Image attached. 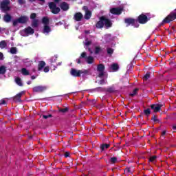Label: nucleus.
<instances>
[{"label":"nucleus","mask_w":176,"mask_h":176,"mask_svg":"<svg viewBox=\"0 0 176 176\" xmlns=\"http://www.w3.org/2000/svg\"><path fill=\"white\" fill-rule=\"evenodd\" d=\"M82 58H85L87 64H94V56H87V52H82L79 58L76 59L77 64H82V60H80Z\"/></svg>","instance_id":"1"},{"label":"nucleus","mask_w":176,"mask_h":176,"mask_svg":"<svg viewBox=\"0 0 176 176\" xmlns=\"http://www.w3.org/2000/svg\"><path fill=\"white\" fill-rule=\"evenodd\" d=\"M0 9L3 13L10 12V0H3L1 1Z\"/></svg>","instance_id":"2"},{"label":"nucleus","mask_w":176,"mask_h":176,"mask_svg":"<svg viewBox=\"0 0 176 176\" xmlns=\"http://www.w3.org/2000/svg\"><path fill=\"white\" fill-rule=\"evenodd\" d=\"M174 20H176V8L162 21V24H168Z\"/></svg>","instance_id":"3"},{"label":"nucleus","mask_w":176,"mask_h":176,"mask_svg":"<svg viewBox=\"0 0 176 176\" xmlns=\"http://www.w3.org/2000/svg\"><path fill=\"white\" fill-rule=\"evenodd\" d=\"M28 20H30V18L27 16H21L19 18L14 20L12 21V25L13 27H16L17 24H26V23L28 22Z\"/></svg>","instance_id":"4"},{"label":"nucleus","mask_w":176,"mask_h":176,"mask_svg":"<svg viewBox=\"0 0 176 176\" xmlns=\"http://www.w3.org/2000/svg\"><path fill=\"white\" fill-rule=\"evenodd\" d=\"M48 6L53 14H58V12L61 11L60 8L57 7V4L54 2L48 3Z\"/></svg>","instance_id":"5"},{"label":"nucleus","mask_w":176,"mask_h":176,"mask_svg":"<svg viewBox=\"0 0 176 176\" xmlns=\"http://www.w3.org/2000/svg\"><path fill=\"white\" fill-rule=\"evenodd\" d=\"M149 20H151V17L148 18V16L144 14L139 15L138 17V21L140 24H146Z\"/></svg>","instance_id":"6"},{"label":"nucleus","mask_w":176,"mask_h":176,"mask_svg":"<svg viewBox=\"0 0 176 176\" xmlns=\"http://www.w3.org/2000/svg\"><path fill=\"white\" fill-rule=\"evenodd\" d=\"M23 96H25V91H22L17 94L14 97L11 98V100L14 101V102H21V97Z\"/></svg>","instance_id":"7"},{"label":"nucleus","mask_w":176,"mask_h":176,"mask_svg":"<svg viewBox=\"0 0 176 176\" xmlns=\"http://www.w3.org/2000/svg\"><path fill=\"white\" fill-rule=\"evenodd\" d=\"M97 71L99 73L98 74V78H102V76H104V75H105V73L104 72V71H105V66L103 64H99L97 66Z\"/></svg>","instance_id":"8"},{"label":"nucleus","mask_w":176,"mask_h":176,"mask_svg":"<svg viewBox=\"0 0 176 176\" xmlns=\"http://www.w3.org/2000/svg\"><path fill=\"white\" fill-rule=\"evenodd\" d=\"M122 12H123V8H113L110 9V13L111 14H116L117 16H119Z\"/></svg>","instance_id":"9"},{"label":"nucleus","mask_w":176,"mask_h":176,"mask_svg":"<svg viewBox=\"0 0 176 176\" xmlns=\"http://www.w3.org/2000/svg\"><path fill=\"white\" fill-rule=\"evenodd\" d=\"M103 23L106 28H111L112 27V21L107 17L105 16H103Z\"/></svg>","instance_id":"10"},{"label":"nucleus","mask_w":176,"mask_h":176,"mask_svg":"<svg viewBox=\"0 0 176 176\" xmlns=\"http://www.w3.org/2000/svg\"><path fill=\"white\" fill-rule=\"evenodd\" d=\"M135 22H137V21L133 18H126L124 19L125 24H127L126 27H129V25H135Z\"/></svg>","instance_id":"11"},{"label":"nucleus","mask_w":176,"mask_h":176,"mask_svg":"<svg viewBox=\"0 0 176 176\" xmlns=\"http://www.w3.org/2000/svg\"><path fill=\"white\" fill-rule=\"evenodd\" d=\"M96 27L98 29L104 28V16L100 17L99 21L96 24Z\"/></svg>","instance_id":"12"},{"label":"nucleus","mask_w":176,"mask_h":176,"mask_svg":"<svg viewBox=\"0 0 176 176\" xmlns=\"http://www.w3.org/2000/svg\"><path fill=\"white\" fill-rule=\"evenodd\" d=\"M83 19V14L82 12H76L74 16V20L76 21H82V19Z\"/></svg>","instance_id":"13"},{"label":"nucleus","mask_w":176,"mask_h":176,"mask_svg":"<svg viewBox=\"0 0 176 176\" xmlns=\"http://www.w3.org/2000/svg\"><path fill=\"white\" fill-rule=\"evenodd\" d=\"M60 8L63 10V12H67V10H69V4L65 1H63L60 4Z\"/></svg>","instance_id":"14"},{"label":"nucleus","mask_w":176,"mask_h":176,"mask_svg":"<svg viewBox=\"0 0 176 176\" xmlns=\"http://www.w3.org/2000/svg\"><path fill=\"white\" fill-rule=\"evenodd\" d=\"M70 73L72 76H75L76 78L80 77V70H76V69L72 68Z\"/></svg>","instance_id":"15"},{"label":"nucleus","mask_w":176,"mask_h":176,"mask_svg":"<svg viewBox=\"0 0 176 176\" xmlns=\"http://www.w3.org/2000/svg\"><path fill=\"white\" fill-rule=\"evenodd\" d=\"M25 34H28V35H33V34H35V30H34L30 26L27 27L24 30Z\"/></svg>","instance_id":"16"},{"label":"nucleus","mask_w":176,"mask_h":176,"mask_svg":"<svg viewBox=\"0 0 176 176\" xmlns=\"http://www.w3.org/2000/svg\"><path fill=\"white\" fill-rule=\"evenodd\" d=\"M6 14L3 16V21L5 23H10L12 21V15L8 14V12H6Z\"/></svg>","instance_id":"17"},{"label":"nucleus","mask_w":176,"mask_h":176,"mask_svg":"<svg viewBox=\"0 0 176 176\" xmlns=\"http://www.w3.org/2000/svg\"><path fill=\"white\" fill-rule=\"evenodd\" d=\"M151 108L154 110V112H159L162 109V104H152Z\"/></svg>","instance_id":"18"},{"label":"nucleus","mask_w":176,"mask_h":176,"mask_svg":"<svg viewBox=\"0 0 176 176\" xmlns=\"http://www.w3.org/2000/svg\"><path fill=\"white\" fill-rule=\"evenodd\" d=\"M46 65V63L43 60H41L38 62V71H42L43 68H45V66Z\"/></svg>","instance_id":"19"},{"label":"nucleus","mask_w":176,"mask_h":176,"mask_svg":"<svg viewBox=\"0 0 176 176\" xmlns=\"http://www.w3.org/2000/svg\"><path fill=\"white\" fill-rule=\"evenodd\" d=\"M52 32V28L49 26V25H45L43 30V34H49V32Z\"/></svg>","instance_id":"20"},{"label":"nucleus","mask_w":176,"mask_h":176,"mask_svg":"<svg viewBox=\"0 0 176 176\" xmlns=\"http://www.w3.org/2000/svg\"><path fill=\"white\" fill-rule=\"evenodd\" d=\"M31 25L33 28H38V27H39V20L38 19L32 20Z\"/></svg>","instance_id":"21"},{"label":"nucleus","mask_w":176,"mask_h":176,"mask_svg":"<svg viewBox=\"0 0 176 176\" xmlns=\"http://www.w3.org/2000/svg\"><path fill=\"white\" fill-rule=\"evenodd\" d=\"M111 68L113 72H117V71H119V65L118 63H113Z\"/></svg>","instance_id":"22"},{"label":"nucleus","mask_w":176,"mask_h":176,"mask_svg":"<svg viewBox=\"0 0 176 176\" xmlns=\"http://www.w3.org/2000/svg\"><path fill=\"white\" fill-rule=\"evenodd\" d=\"M42 23L43 24H44V25H49L50 21L49 20V18L47 16H44L42 19Z\"/></svg>","instance_id":"23"},{"label":"nucleus","mask_w":176,"mask_h":176,"mask_svg":"<svg viewBox=\"0 0 176 176\" xmlns=\"http://www.w3.org/2000/svg\"><path fill=\"white\" fill-rule=\"evenodd\" d=\"M91 17V11H87L85 14L84 19L85 20H90Z\"/></svg>","instance_id":"24"},{"label":"nucleus","mask_w":176,"mask_h":176,"mask_svg":"<svg viewBox=\"0 0 176 176\" xmlns=\"http://www.w3.org/2000/svg\"><path fill=\"white\" fill-rule=\"evenodd\" d=\"M139 90H140L139 89H133V92H132V93H130V94H129V97H134L135 96H137V95L138 94V91H139Z\"/></svg>","instance_id":"25"},{"label":"nucleus","mask_w":176,"mask_h":176,"mask_svg":"<svg viewBox=\"0 0 176 176\" xmlns=\"http://www.w3.org/2000/svg\"><path fill=\"white\" fill-rule=\"evenodd\" d=\"M6 74V67L4 65L0 66V75H5Z\"/></svg>","instance_id":"26"},{"label":"nucleus","mask_w":176,"mask_h":176,"mask_svg":"<svg viewBox=\"0 0 176 176\" xmlns=\"http://www.w3.org/2000/svg\"><path fill=\"white\" fill-rule=\"evenodd\" d=\"M89 75L90 74V69L80 70V75Z\"/></svg>","instance_id":"27"},{"label":"nucleus","mask_w":176,"mask_h":176,"mask_svg":"<svg viewBox=\"0 0 176 176\" xmlns=\"http://www.w3.org/2000/svg\"><path fill=\"white\" fill-rule=\"evenodd\" d=\"M6 46H8V43H6L5 40L0 41V49H5Z\"/></svg>","instance_id":"28"},{"label":"nucleus","mask_w":176,"mask_h":176,"mask_svg":"<svg viewBox=\"0 0 176 176\" xmlns=\"http://www.w3.org/2000/svg\"><path fill=\"white\" fill-rule=\"evenodd\" d=\"M11 54H17V48L16 47H12L10 50Z\"/></svg>","instance_id":"29"},{"label":"nucleus","mask_w":176,"mask_h":176,"mask_svg":"<svg viewBox=\"0 0 176 176\" xmlns=\"http://www.w3.org/2000/svg\"><path fill=\"white\" fill-rule=\"evenodd\" d=\"M104 91L107 94H111L113 93H116V91L113 89H104Z\"/></svg>","instance_id":"30"},{"label":"nucleus","mask_w":176,"mask_h":176,"mask_svg":"<svg viewBox=\"0 0 176 176\" xmlns=\"http://www.w3.org/2000/svg\"><path fill=\"white\" fill-rule=\"evenodd\" d=\"M110 145L108 144H101L100 148L102 151H105V149H108L109 148Z\"/></svg>","instance_id":"31"},{"label":"nucleus","mask_w":176,"mask_h":176,"mask_svg":"<svg viewBox=\"0 0 176 176\" xmlns=\"http://www.w3.org/2000/svg\"><path fill=\"white\" fill-rule=\"evenodd\" d=\"M102 52V50L101 49V47H95V54H99L100 52Z\"/></svg>","instance_id":"32"},{"label":"nucleus","mask_w":176,"mask_h":176,"mask_svg":"<svg viewBox=\"0 0 176 176\" xmlns=\"http://www.w3.org/2000/svg\"><path fill=\"white\" fill-rule=\"evenodd\" d=\"M21 73H22V75H25V76L30 75V72H28V70H27V69L25 68H22Z\"/></svg>","instance_id":"33"},{"label":"nucleus","mask_w":176,"mask_h":176,"mask_svg":"<svg viewBox=\"0 0 176 176\" xmlns=\"http://www.w3.org/2000/svg\"><path fill=\"white\" fill-rule=\"evenodd\" d=\"M151 78V72H147L143 77V80H148Z\"/></svg>","instance_id":"34"},{"label":"nucleus","mask_w":176,"mask_h":176,"mask_svg":"<svg viewBox=\"0 0 176 176\" xmlns=\"http://www.w3.org/2000/svg\"><path fill=\"white\" fill-rule=\"evenodd\" d=\"M144 113L147 116V118L151 115V109L148 108L144 110Z\"/></svg>","instance_id":"35"},{"label":"nucleus","mask_w":176,"mask_h":176,"mask_svg":"<svg viewBox=\"0 0 176 176\" xmlns=\"http://www.w3.org/2000/svg\"><path fill=\"white\" fill-rule=\"evenodd\" d=\"M15 82H16V84H18L19 86H23V83L21 82V78H16L15 79Z\"/></svg>","instance_id":"36"},{"label":"nucleus","mask_w":176,"mask_h":176,"mask_svg":"<svg viewBox=\"0 0 176 176\" xmlns=\"http://www.w3.org/2000/svg\"><path fill=\"white\" fill-rule=\"evenodd\" d=\"M44 89H33V93H43Z\"/></svg>","instance_id":"37"},{"label":"nucleus","mask_w":176,"mask_h":176,"mask_svg":"<svg viewBox=\"0 0 176 176\" xmlns=\"http://www.w3.org/2000/svg\"><path fill=\"white\" fill-rule=\"evenodd\" d=\"M110 162H111V164H115V163H116V162H118V158L116 157H113L110 159Z\"/></svg>","instance_id":"38"},{"label":"nucleus","mask_w":176,"mask_h":176,"mask_svg":"<svg viewBox=\"0 0 176 176\" xmlns=\"http://www.w3.org/2000/svg\"><path fill=\"white\" fill-rule=\"evenodd\" d=\"M68 107L64 108V109H59L58 111L59 112H62V113H65L68 112Z\"/></svg>","instance_id":"39"},{"label":"nucleus","mask_w":176,"mask_h":176,"mask_svg":"<svg viewBox=\"0 0 176 176\" xmlns=\"http://www.w3.org/2000/svg\"><path fill=\"white\" fill-rule=\"evenodd\" d=\"M30 19L31 20H36V13L33 12L30 14Z\"/></svg>","instance_id":"40"},{"label":"nucleus","mask_w":176,"mask_h":176,"mask_svg":"<svg viewBox=\"0 0 176 176\" xmlns=\"http://www.w3.org/2000/svg\"><path fill=\"white\" fill-rule=\"evenodd\" d=\"M156 159H157V157L156 155H153L152 157H150L148 162H151V163H153V162L156 160Z\"/></svg>","instance_id":"41"},{"label":"nucleus","mask_w":176,"mask_h":176,"mask_svg":"<svg viewBox=\"0 0 176 176\" xmlns=\"http://www.w3.org/2000/svg\"><path fill=\"white\" fill-rule=\"evenodd\" d=\"M49 118H53V116L52 114L43 115V119H49Z\"/></svg>","instance_id":"42"},{"label":"nucleus","mask_w":176,"mask_h":176,"mask_svg":"<svg viewBox=\"0 0 176 176\" xmlns=\"http://www.w3.org/2000/svg\"><path fill=\"white\" fill-rule=\"evenodd\" d=\"M107 54H113V49L107 48Z\"/></svg>","instance_id":"43"},{"label":"nucleus","mask_w":176,"mask_h":176,"mask_svg":"<svg viewBox=\"0 0 176 176\" xmlns=\"http://www.w3.org/2000/svg\"><path fill=\"white\" fill-rule=\"evenodd\" d=\"M151 120H153V122H160L159 119H157L156 118V116H153L152 118H151Z\"/></svg>","instance_id":"44"},{"label":"nucleus","mask_w":176,"mask_h":176,"mask_svg":"<svg viewBox=\"0 0 176 176\" xmlns=\"http://www.w3.org/2000/svg\"><path fill=\"white\" fill-rule=\"evenodd\" d=\"M43 71L45 73H47V72H49V71H50V67L49 66H47V67H44Z\"/></svg>","instance_id":"45"},{"label":"nucleus","mask_w":176,"mask_h":176,"mask_svg":"<svg viewBox=\"0 0 176 176\" xmlns=\"http://www.w3.org/2000/svg\"><path fill=\"white\" fill-rule=\"evenodd\" d=\"M34 89H47V87L46 86H36L34 87Z\"/></svg>","instance_id":"46"},{"label":"nucleus","mask_w":176,"mask_h":176,"mask_svg":"<svg viewBox=\"0 0 176 176\" xmlns=\"http://www.w3.org/2000/svg\"><path fill=\"white\" fill-rule=\"evenodd\" d=\"M77 92H71L69 94H64V96H68V94H76ZM63 95H57L56 97H63Z\"/></svg>","instance_id":"47"},{"label":"nucleus","mask_w":176,"mask_h":176,"mask_svg":"<svg viewBox=\"0 0 176 176\" xmlns=\"http://www.w3.org/2000/svg\"><path fill=\"white\" fill-rule=\"evenodd\" d=\"M124 173L126 174H129V173H131V169H130V168H126V169L124 170Z\"/></svg>","instance_id":"48"},{"label":"nucleus","mask_w":176,"mask_h":176,"mask_svg":"<svg viewBox=\"0 0 176 176\" xmlns=\"http://www.w3.org/2000/svg\"><path fill=\"white\" fill-rule=\"evenodd\" d=\"M19 5H24L25 3V0H18Z\"/></svg>","instance_id":"49"},{"label":"nucleus","mask_w":176,"mask_h":176,"mask_svg":"<svg viewBox=\"0 0 176 176\" xmlns=\"http://www.w3.org/2000/svg\"><path fill=\"white\" fill-rule=\"evenodd\" d=\"M5 104H6V100H0V105H5Z\"/></svg>","instance_id":"50"},{"label":"nucleus","mask_w":176,"mask_h":176,"mask_svg":"<svg viewBox=\"0 0 176 176\" xmlns=\"http://www.w3.org/2000/svg\"><path fill=\"white\" fill-rule=\"evenodd\" d=\"M83 10H85V13L86 12H90V10H89V8L87 6H84L82 8Z\"/></svg>","instance_id":"51"},{"label":"nucleus","mask_w":176,"mask_h":176,"mask_svg":"<svg viewBox=\"0 0 176 176\" xmlns=\"http://www.w3.org/2000/svg\"><path fill=\"white\" fill-rule=\"evenodd\" d=\"M88 101H90L93 105H94L96 102V100L95 99L88 100Z\"/></svg>","instance_id":"52"},{"label":"nucleus","mask_w":176,"mask_h":176,"mask_svg":"<svg viewBox=\"0 0 176 176\" xmlns=\"http://www.w3.org/2000/svg\"><path fill=\"white\" fill-rule=\"evenodd\" d=\"M65 157H69V152L65 153Z\"/></svg>","instance_id":"53"},{"label":"nucleus","mask_w":176,"mask_h":176,"mask_svg":"<svg viewBox=\"0 0 176 176\" xmlns=\"http://www.w3.org/2000/svg\"><path fill=\"white\" fill-rule=\"evenodd\" d=\"M90 45H91V41H87V42L85 43V45H86V46H90Z\"/></svg>","instance_id":"54"},{"label":"nucleus","mask_w":176,"mask_h":176,"mask_svg":"<svg viewBox=\"0 0 176 176\" xmlns=\"http://www.w3.org/2000/svg\"><path fill=\"white\" fill-rule=\"evenodd\" d=\"M0 60H3V54L0 52Z\"/></svg>","instance_id":"55"},{"label":"nucleus","mask_w":176,"mask_h":176,"mask_svg":"<svg viewBox=\"0 0 176 176\" xmlns=\"http://www.w3.org/2000/svg\"><path fill=\"white\" fill-rule=\"evenodd\" d=\"M104 83H105V80H100V85H104Z\"/></svg>","instance_id":"56"},{"label":"nucleus","mask_w":176,"mask_h":176,"mask_svg":"<svg viewBox=\"0 0 176 176\" xmlns=\"http://www.w3.org/2000/svg\"><path fill=\"white\" fill-rule=\"evenodd\" d=\"M166 133H167L166 131H163L162 133V135H166Z\"/></svg>","instance_id":"57"},{"label":"nucleus","mask_w":176,"mask_h":176,"mask_svg":"<svg viewBox=\"0 0 176 176\" xmlns=\"http://www.w3.org/2000/svg\"><path fill=\"white\" fill-rule=\"evenodd\" d=\"M31 79H32V80H34V79H36V76H31Z\"/></svg>","instance_id":"58"},{"label":"nucleus","mask_w":176,"mask_h":176,"mask_svg":"<svg viewBox=\"0 0 176 176\" xmlns=\"http://www.w3.org/2000/svg\"><path fill=\"white\" fill-rule=\"evenodd\" d=\"M61 0H54V3H58V2H60Z\"/></svg>","instance_id":"59"},{"label":"nucleus","mask_w":176,"mask_h":176,"mask_svg":"<svg viewBox=\"0 0 176 176\" xmlns=\"http://www.w3.org/2000/svg\"><path fill=\"white\" fill-rule=\"evenodd\" d=\"M88 51L91 53V54H93V51H91V49L90 47L88 48Z\"/></svg>","instance_id":"60"},{"label":"nucleus","mask_w":176,"mask_h":176,"mask_svg":"<svg viewBox=\"0 0 176 176\" xmlns=\"http://www.w3.org/2000/svg\"><path fill=\"white\" fill-rule=\"evenodd\" d=\"M172 129H173V130H176V125H173Z\"/></svg>","instance_id":"61"},{"label":"nucleus","mask_w":176,"mask_h":176,"mask_svg":"<svg viewBox=\"0 0 176 176\" xmlns=\"http://www.w3.org/2000/svg\"><path fill=\"white\" fill-rule=\"evenodd\" d=\"M27 83H28V85H31V81H28Z\"/></svg>","instance_id":"62"},{"label":"nucleus","mask_w":176,"mask_h":176,"mask_svg":"<svg viewBox=\"0 0 176 176\" xmlns=\"http://www.w3.org/2000/svg\"><path fill=\"white\" fill-rule=\"evenodd\" d=\"M30 2H35V0H29Z\"/></svg>","instance_id":"63"},{"label":"nucleus","mask_w":176,"mask_h":176,"mask_svg":"<svg viewBox=\"0 0 176 176\" xmlns=\"http://www.w3.org/2000/svg\"><path fill=\"white\" fill-rule=\"evenodd\" d=\"M40 1L41 2H45V0H38Z\"/></svg>","instance_id":"64"}]
</instances>
